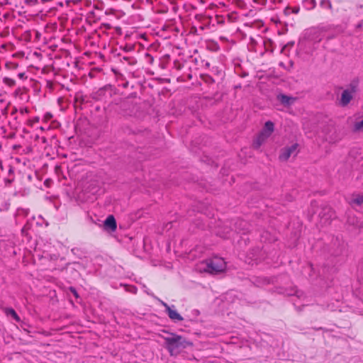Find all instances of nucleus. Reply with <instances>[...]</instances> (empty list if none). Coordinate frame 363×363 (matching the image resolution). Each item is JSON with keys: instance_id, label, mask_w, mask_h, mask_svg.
I'll list each match as a JSON object with an SVG mask.
<instances>
[{"instance_id": "obj_11", "label": "nucleus", "mask_w": 363, "mask_h": 363, "mask_svg": "<svg viewBox=\"0 0 363 363\" xmlns=\"http://www.w3.org/2000/svg\"><path fill=\"white\" fill-rule=\"evenodd\" d=\"M363 203V194H353L351 204L361 206Z\"/></svg>"}, {"instance_id": "obj_4", "label": "nucleus", "mask_w": 363, "mask_h": 363, "mask_svg": "<svg viewBox=\"0 0 363 363\" xmlns=\"http://www.w3.org/2000/svg\"><path fill=\"white\" fill-rule=\"evenodd\" d=\"M321 137L330 143H335L340 140L335 125L333 123H328L323 126L320 133Z\"/></svg>"}, {"instance_id": "obj_9", "label": "nucleus", "mask_w": 363, "mask_h": 363, "mask_svg": "<svg viewBox=\"0 0 363 363\" xmlns=\"http://www.w3.org/2000/svg\"><path fill=\"white\" fill-rule=\"evenodd\" d=\"M86 97L82 92H77L74 95V106H80L82 104L85 103Z\"/></svg>"}, {"instance_id": "obj_7", "label": "nucleus", "mask_w": 363, "mask_h": 363, "mask_svg": "<svg viewBox=\"0 0 363 363\" xmlns=\"http://www.w3.org/2000/svg\"><path fill=\"white\" fill-rule=\"evenodd\" d=\"M165 310L168 314L169 318L174 322L183 320L182 316L174 308L168 306L167 303H163Z\"/></svg>"}, {"instance_id": "obj_16", "label": "nucleus", "mask_w": 363, "mask_h": 363, "mask_svg": "<svg viewBox=\"0 0 363 363\" xmlns=\"http://www.w3.org/2000/svg\"><path fill=\"white\" fill-rule=\"evenodd\" d=\"M5 67L8 69H16L18 67V65L14 62H6Z\"/></svg>"}, {"instance_id": "obj_3", "label": "nucleus", "mask_w": 363, "mask_h": 363, "mask_svg": "<svg viewBox=\"0 0 363 363\" xmlns=\"http://www.w3.org/2000/svg\"><path fill=\"white\" fill-rule=\"evenodd\" d=\"M274 130V123L269 121L264 124V128L259 133L252 143V146L255 149H258L261 145L270 137Z\"/></svg>"}, {"instance_id": "obj_10", "label": "nucleus", "mask_w": 363, "mask_h": 363, "mask_svg": "<svg viewBox=\"0 0 363 363\" xmlns=\"http://www.w3.org/2000/svg\"><path fill=\"white\" fill-rule=\"evenodd\" d=\"M278 99L280 101V102L284 105H290L293 104L295 101L294 98L284 94L279 95L278 96Z\"/></svg>"}, {"instance_id": "obj_21", "label": "nucleus", "mask_w": 363, "mask_h": 363, "mask_svg": "<svg viewBox=\"0 0 363 363\" xmlns=\"http://www.w3.org/2000/svg\"><path fill=\"white\" fill-rule=\"evenodd\" d=\"M28 112H29V110L27 108L20 109V113L21 114L28 113Z\"/></svg>"}, {"instance_id": "obj_19", "label": "nucleus", "mask_w": 363, "mask_h": 363, "mask_svg": "<svg viewBox=\"0 0 363 363\" xmlns=\"http://www.w3.org/2000/svg\"><path fill=\"white\" fill-rule=\"evenodd\" d=\"M145 57L149 60L150 64H152L154 62V57L149 53L145 55Z\"/></svg>"}, {"instance_id": "obj_2", "label": "nucleus", "mask_w": 363, "mask_h": 363, "mask_svg": "<svg viewBox=\"0 0 363 363\" xmlns=\"http://www.w3.org/2000/svg\"><path fill=\"white\" fill-rule=\"evenodd\" d=\"M203 263L206 265L203 270L212 274L223 272L226 269V263L221 257H215L206 260Z\"/></svg>"}, {"instance_id": "obj_15", "label": "nucleus", "mask_w": 363, "mask_h": 363, "mask_svg": "<svg viewBox=\"0 0 363 363\" xmlns=\"http://www.w3.org/2000/svg\"><path fill=\"white\" fill-rule=\"evenodd\" d=\"M362 130H363V119L360 121L355 122L353 128L354 132H359Z\"/></svg>"}, {"instance_id": "obj_18", "label": "nucleus", "mask_w": 363, "mask_h": 363, "mask_svg": "<svg viewBox=\"0 0 363 363\" xmlns=\"http://www.w3.org/2000/svg\"><path fill=\"white\" fill-rule=\"evenodd\" d=\"M52 118V114L51 113H46L45 115H44V121H50L51 118Z\"/></svg>"}, {"instance_id": "obj_6", "label": "nucleus", "mask_w": 363, "mask_h": 363, "mask_svg": "<svg viewBox=\"0 0 363 363\" xmlns=\"http://www.w3.org/2000/svg\"><path fill=\"white\" fill-rule=\"evenodd\" d=\"M353 93L354 90L352 89L344 90L341 94L340 105L343 107L347 106L353 98Z\"/></svg>"}, {"instance_id": "obj_1", "label": "nucleus", "mask_w": 363, "mask_h": 363, "mask_svg": "<svg viewBox=\"0 0 363 363\" xmlns=\"http://www.w3.org/2000/svg\"><path fill=\"white\" fill-rule=\"evenodd\" d=\"M164 340L171 355L177 354L181 349H184L190 345L184 337L174 333L169 337H164Z\"/></svg>"}, {"instance_id": "obj_12", "label": "nucleus", "mask_w": 363, "mask_h": 363, "mask_svg": "<svg viewBox=\"0 0 363 363\" xmlns=\"http://www.w3.org/2000/svg\"><path fill=\"white\" fill-rule=\"evenodd\" d=\"M28 91V89L26 87H18L14 91V95L16 97H19L21 99H23V94H26Z\"/></svg>"}, {"instance_id": "obj_20", "label": "nucleus", "mask_w": 363, "mask_h": 363, "mask_svg": "<svg viewBox=\"0 0 363 363\" xmlns=\"http://www.w3.org/2000/svg\"><path fill=\"white\" fill-rule=\"evenodd\" d=\"M18 77L21 79H26L27 78V76L26 75V73L25 72H21L18 74Z\"/></svg>"}, {"instance_id": "obj_5", "label": "nucleus", "mask_w": 363, "mask_h": 363, "mask_svg": "<svg viewBox=\"0 0 363 363\" xmlns=\"http://www.w3.org/2000/svg\"><path fill=\"white\" fill-rule=\"evenodd\" d=\"M298 144L294 143L290 147H286L281 150L279 158L281 161H287L292 155H296L297 151Z\"/></svg>"}, {"instance_id": "obj_22", "label": "nucleus", "mask_w": 363, "mask_h": 363, "mask_svg": "<svg viewBox=\"0 0 363 363\" xmlns=\"http://www.w3.org/2000/svg\"><path fill=\"white\" fill-rule=\"evenodd\" d=\"M70 291H72V293L73 294V295L75 296V297H78V294H77V292L76 291V289L73 287H71L70 288Z\"/></svg>"}, {"instance_id": "obj_23", "label": "nucleus", "mask_w": 363, "mask_h": 363, "mask_svg": "<svg viewBox=\"0 0 363 363\" xmlns=\"http://www.w3.org/2000/svg\"><path fill=\"white\" fill-rule=\"evenodd\" d=\"M220 16H216V18H217V22L218 23H223V20H220Z\"/></svg>"}, {"instance_id": "obj_17", "label": "nucleus", "mask_w": 363, "mask_h": 363, "mask_svg": "<svg viewBox=\"0 0 363 363\" xmlns=\"http://www.w3.org/2000/svg\"><path fill=\"white\" fill-rule=\"evenodd\" d=\"M320 4L323 6H325L330 9H332V4L330 2V1L329 0H323L320 2Z\"/></svg>"}, {"instance_id": "obj_13", "label": "nucleus", "mask_w": 363, "mask_h": 363, "mask_svg": "<svg viewBox=\"0 0 363 363\" xmlns=\"http://www.w3.org/2000/svg\"><path fill=\"white\" fill-rule=\"evenodd\" d=\"M2 81L6 86L10 88L15 86L16 84L15 79L7 77H4Z\"/></svg>"}, {"instance_id": "obj_14", "label": "nucleus", "mask_w": 363, "mask_h": 363, "mask_svg": "<svg viewBox=\"0 0 363 363\" xmlns=\"http://www.w3.org/2000/svg\"><path fill=\"white\" fill-rule=\"evenodd\" d=\"M5 312L7 315H11L16 321H20V318L13 308H6Z\"/></svg>"}, {"instance_id": "obj_8", "label": "nucleus", "mask_w": 363, "mask_h": 363, "mask_svg": "<svg viewBox=\"0 0 363 363\" xmlns=\"http://www.w3.org/2000/svg\"><path fill=\"white\" fill-rule=\"evenodd\" d=\"M104 226L109 228L112 231H115L117 228V224L113 216H108L104 221Z\"/></svg>"}]
</instances>
